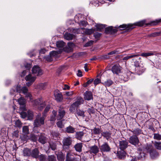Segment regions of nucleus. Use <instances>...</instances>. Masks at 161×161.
<instances>
[{
	"label": "nucleus",
	"instance_id": "27",
	"mask_svg": "<svg viewBox=\"0 0 161 161\" xmlns=\"http://www.w3.org/2000/svg\"><path fill=\"white\" fill-rule=\"evenodd\" d=\"M75 128L71 125L67 127L66 128L65 132L68 133H74L75 132Z\"/></svg>",
	"mask_w": 161,
	"mask_h": 161
},
{
	"label": "nucleus",
	"instance_id": "50",
	"mask_svg": "<svg viewBox=\"0 0 161 161\" xmlns=\"http://www.w3.org/2000/svg\"><path fill=\"white\" fill-rule=\"evenodd\" d=\"M42 102V98H41L34 101V105L36 106H39Z\"/></svg>",
	"mask_w": 161,
	"mask_h": 161
},
{
	"label": "nucleus",
	"instance_id": "28",
	"mask_svg": "<svg viewBox=\"0 0 161 161\" xmlns=\"http://www.w3.org/2000/svg\"><path fill=\"white\" fill-rule=\"evenodd\" d=\"M79 107L76 103L75 102L70 105L69 108V110L71 112L73 113L75 112V109H77V108Z\"/></svg>",
	"mask_w": 161,
	"mask_h": 161
},
{
	"label": "nucleus",
	"instance_id": "55",
	"mask_svg": "<svg viewBox=\"0 0 161 161\" xmlns=\"http://www.w3.org/2000/svg\"><path fill=\"white\" fill-rule=\"evenodd\" d=\"M22 131L25 134H28L29 133L28 127L27 126H24L22 128Z\"/></svg>",
	"mask_w": 161,
	"mask_h": 161
},
{
	"label": "nucleus",
	"instance_id": "11",
	"mask_svg": "<svg viewBox=\"0 0 161 161\" xmlns=\"http://www.w3.org/2000/svg\"><path fill=\"white\" fill-rule=\"evenodd\" d=\"M65 113L66 112L64 108L61 107H59L58 110V120L61 119L64 117Z\"/></svg>",
	"mask_w": 161,
	"mask_h": 161
},
{
	"label": "nucleus",
	"instance_id": "15",
	"mask_svg": "<svg viewBox=\"0 0 161 161\" xmlns=\"http://www.w3.org/2000/svg\"><path fill=\"white\" fill-rule=\"evenodd\" d=\"M112 133L110 130L102 132L101 133V136L108 140L111 138Z\"/></svg>",
	"mask_w": 161,
	"mask_h": 161
},
{
	"label": "nucleus",
	"instance_id": "49",
	"mask_svg": "<svg viewBox=\"0 0 161 161\" xmlns=\"http://www.w3.org/2000/svg\"><path fill=\"white\" fill-rule=\"evenodd\" d=\"M65 43L63 41H58L56 43V46L57 47L63 48L64 46Z\"/></svg>",
	"mask_w": 161,
	"mask_h": 161
},
{
	"label": "nucleus",
	"instance_id": "1",
	"mask_svg": "<svg viewBox=\"0 0 161 161\" xmlns=\"http://www.w3.org/2000/svg\"><path fill=\"white\" fill-rule=\"evenodd\" d=\"M146 22L145 20H142L136 22L133 24H128L127 25L125 24H123L119 26H117L116 27H118L120 29V30H125V31L126 32H129L132 30L136 26L139 27L143 26L145 24Z\"/></svg>",
	"mask_w": 161,
	"mask_h": 161
},
{
	"label": "nucleus",
	"instance_id": "10",
	"mask_svg": "<svg viewBox=\"0 0 161 161\" xmlns=\"http://www.w3.org/2000/svg\"><path fill=\"white\" fill-rule=\"evenodd\" d=\"M32 73L33 74H36L37 76H39L43 74L42 70L38 65L34 66L32 68Z\"/></svg>",
	"mask_w": 161,
	"mask_h": 161
},
{
	"label": "nucleus",
	"instance_id": "46",
	"mask_svg": "<svg viewBox=\"0 0 161 161\" xmlns=\"http://www.w3.org/2000/svg\"><path fill=\"white\" fill-rule=\"evenodd\" d=\"M102 131L101 130V129L94 127L92 130L93 133L94 135H99L101 134Z\"/></svg>",
	"mask_w": 161,
	"mask_h": 161
},
{
	"label": "nucleus",
	"instance_id": "13",
	"mask_svg": "<svg viewBox=\"0 0 161 161\" xmlns=\"http://www.w3.org/2000/svg\"><path fill=\"white\" fill-rule=\"evenodd\" d=\"M153 149V147L152 144H147L146 145L144 146L143 148L142 152L147 153H149Z\"/></svg>",
	"mask_w": 161,
	"mask_h": 161
},
{
	"label": "nucleus",
	"instance_id": "3",
	"mask_svg": "<svg viewBox=\"0 0 161 161\" xmlns=\"http://www.w3.org/2000/svg\"><path fill=\"white\" fill-rule=\"evenodd\" d=\"M99 147L100 151L103 154L104 153H109L111 150V148L107 142H104Z\"/></svg>",
	"mask_w": 161,
	"mask_h": 161
},
{
	"label": "nucleus",
	"instance_id": "41",
	"mask_svg": "<svg viewBox=\"0 0 161 161\" xmlns=\"http://www.w3.org/2000/svg\"><path fill=\"white\" fill-rule=\"evenodd\" d=\"M77 105L80 106L84 103V100L82 97H78L76 98V100L75 102Z\"/></svg>",
	"mask_w": 161,
	"mask_h": 161
},
{
	"label": "nucleus",
	"instance_id": "12",
	"mask_svg": "<svg viewBox=\"0 0 161 161\" xmlns=\"http://www.w3.org/2000/svg\"><path fill=\"white\" fill-rule=\"evenodd\" d=\"M39 154V150L37 148H36L31 150V157L33 158L37 159L38 158Z\"/></svg>",
	"mask_w": 161,
	"mask_h": 161
},
{
	"label": "nucleus",
	"instance_id": "21",
	"mask_svg": "<svg viewBox=\"0 0 161 161\" xmlns=\"http://www.w3.org/2000/svg\"><path fill=\"white\" fill-rule=\"evenodd\" d=\"M130 131L133 133L134 135H136L137 136L143 133L142 130L139 128H135L133 130H130Z\"/></svg>",
	"mask_w": 161,
	"mask_h": 161
},
{
	"label": "nucleus",
	"instance_id": "40",
	"mask_svg": "<svg viewBox=\"0 0 161 161\" xmlns=\"http://www.w3.org/2000/svg\"><path fill=\"white\" fill-rule=\"evenodd\" d=\"M77 105L80 106L84 103V100L82 97H78L76 98V100L75 102Z\"/></svg>",
	"mask_w": 161,
	"mask_h": 161
},
{
	"label": "nucleus",
	"instance_id": "2",
	"mask_svg": "<svg viewBox=\"0 0 161 161\" xmlns=\"http://www.w3.org/2000/svg\"><path fill=\"white\" fill-rule=\"evenodd\" d=\"M45 119V118L44 116H42L40 117H37L34 121L33 124L34 128L39 127L42 125H44Z\"/></svg>",
	"mask_w": 161,
	"mask_h": 161
},
{
	"label": "nucleus",
	"instance_id": "14",
	"mask_svg": "<svg viewBox=\"0 0 161 161\" xmlns=\"http://www.w3.org/2000/svg\"><path fill=\"white\" fill-rule=\"evenodd\" d=\"M84 98L85 100H90L93 99L92 92L90 91H86L84 93Z\"/></svg>",
	"mask_w": 161,
	"mask_h": 161
},
{
	"label": "nucleus",
	"instance_id": "60",
	"mask_svg": "<svg viewBox=\"0 0 161 161\" xmlns=\"http://www.w3.org/2000/svg\"><path fill=\"white\" fill-rule=\"evenodd\" d=\"M71 31L75 34H79L80 33V31L79 28L75 29L73 28Z\"/></svg>",
	"mask_w": 161,
	"mask_h": 161
},
{
	"label": "nucleus",
	"instance_id": "38",
	"mask_svg": "<svg viewBox=\"0 0 161 161\" xmlns=\"http://www.w3.org/2000/svg\"><path fill=\"white\" fill-rule=\"evenodd\" d=\"M47 156L46 154H39L37 159L39 161H47Z\"/></svg>",
	"mask_w": 161,
	"mask_h": 161
},
{
	"label": "nucleus",
	"instance_id": "7",
	"mask_svg": "<svg viewBox=\"0 0 161 161\" xmlns=\"http://www.w3.org/2000/svg\"><path fill=\"white\" fill-rule=\"evenodd\" d=\"M63 147L64 149H68L72 143V140L69 137L65 138L63 140Z\"/></svg>",
	"mask_w": 161,
	"mask_h": 161
},
{
	"label": "nucleus",
	"instance_id": "26",
	"mask_svg": "<svg viewBox=\"0 0 161 161\" xmlns=\"http://www.w3.org/2000/svg\"><path fill=\"white\" fill-rule=\"evenodd\" d=\"M83 147L81 143H77L74 146V148L76 152L80 153L82 151V148Z\"/></svg>",
	"mask_w": 161,
	"mask_h": 161
},
{
	"label": "nucleus",
	"instance_id": "25",
	"mask_svg": "<svg viewBox=\"0 0 161 161\" xmlns=\"http://www.w3.org/2000/svg\"><path fill=\"white\" fill-rule=\"evenodd\" d=\"M18 102L19 105L24 106L22 108L23 110H26V109L25 105L26 102L25 99L23 97H20L18 99Z\"/></svg>",
	"mask_w": 161,
	"mask_h": 161
},
{
	"label": "nucleus",
	"instance_id": "47",
	"mask_svg": "<svg viewBox=\"0 0 161 161\" xmlns=\"http://www.w3.org/2000/svg\"><path fill=\"white\" fill-rule=\"evenodd\" d=\"M47 159V161H57L56 157L54 155H48Z\"/></svg>",
	"mask_w": 161,
	"mask_h": 161
},
{
	"label": "nucleus",
	"instance_id": "33",
	"mask_svg": "<svg viewBox=\"0 0 161 161\" xmlns=\"http://www.w3.org/2000/svg\"><path fill=\"white\" fill-rule=\"evenodd\" d=\"M34 117V114L33 112L30 110H28L27 111V119L31 120L33 119Z\"/></svg>",
	"mask_w": 161,
	"mask_h": 161
},
{
	"label": "nucleus",
	"instance_id": "51",
	"mask_svg": "<svg viewBox=\"0 0 161 161\" xmlns=\"http://www.w3.org/2000/svg\"><path fill=\"white\" fill-rule=\"evenodd\" d=\"M102 36V34L98 32H95L94 33V36L96 41L99 40Z\"/></svg>",
	"mask_w": 161,
	"mask_h": 161
},
{
	"label": "nucleus",
	"instance_id": "36",
	"mask_svg": "<svg viewBox=\"0 0 161 161\" xmlns=\"http://www.w3.org/2000/svg\"><path fill=\"white\" fill-rule=\"evenodd\" d=\"M139 155L138 157V159L141 160L144 159L146 158V153L143 152L138 151Z\"/></svg>",
	"mask_w": 161,
	"mask_h": 161
},
{
	"label": "nucleus",
	"instance_id": "57",
	"mask_svg": "<svg viewBox=\"0 0 161 161\" xmlns=\"http://www.w3.org/2000/svg\"><path fill=\"white\" fill-rule=\"evenodd\" d=\"M111 26L105 27V33L107 34H110L111 32Z\"/></svg>",
	"mask_w": 161,
	"mask_h": 161
},
{
	"label": "nucleus",
	"instance_id": "22",
	"mask_svg": "<svg viewBox=\"0 0 161 161\" xmlns=\"http://www.w3.org/2000/svg\"><path fill=\"white\" fill-rule=\"evenodd\" d=\"M38 141L40 143L44 144L47 142V138L44 135L42 134L39 136Z\"/></svg>",
	"mask_w": 161,
	"mask_h": 161
},
{
	"label": "nucleus",
	"instance_id": "61",
	"mask_svg": "<svg viewBox=\"0 0 161 161\" xmlns=\"http://www.w3.org/2000/svg\"><path fill=\"white\" fill-rule=\"evenodd\" d=\"M21 117L23 119L27 118V112H21L20 113Z\"/></svg>",
	"mask_w": 161,
	"mask_h": 161
},
{
	"label": "nucleus",
	"instance_id": "52",
	"mask_svg": "<svg viewBox=\"0 0 161 161\" xmlns=\"http://www.w3.org/2000/svg\"><path fill=\"white\" fill-rule=\"evenodd\" d=\"M95 30L92 28L85 29V33L87 35H90L94 32Z\"/></svg>",
	"mask_w": 161,
	"mask_h": 161
},
{
	"label": "nucleus",
	"instance_id": "5",
	"mask_svg": "<svg viewBox=\"0 0 161 161\" xmlns=\"http://www.w3.org/2000/svg\"><path fill=\"white\" fill-rule=\"evenodd\" d=\"M129 142L131 144L136 146L139 143V140L136 135H132L129 138Z\"/></svg>",
	"mask_w": 161,
	"mask_h": 161
},
{
	"label": "nucleus",
	"instance_id": "16",
	"mask_svg": "<svg viewBox=\"0 0 161 161\" xmlns=\"http://www.w3.org/2000/svg\"><path fill=\"white\" fill-rule=\"evenodd\" d=\"M31 150L28 148H24L23 150V155L25 157H31Z\"/></svg>",
	"mask_w": 161,
	"mask_h": 161
},
{
	"label": "nucleus",
	"instance_id": "8",
	"mask_svg": "<svg viewBox=\"0 0 161 161\" xmlns=\"http://www.w3.org/2000/svg\"><path fill=\"white\" fill-rule=\"evenodd\" d=\"M119 148L120 150H125L128 147V142L125 139V140H122L121 139L119 141Z\"/></svg>",
	"mask_w": 161,
	"mask_h": 161
},
{
	"label": "nucleus",
	"instance_id": "35",
	"mask_svg": "<svg viewBox=\"0 0 161 161\" xmlns=\"http://www.w3.org/2000/svg\"><path fill=\"white\" fill-rule=\"evenodd\" d=\"M75 114L78 116H81L83 117H84L85 116L84 111L83 110L79 109H76Z\"/></svg>",
	"mask_w": 161,
	"mask_h": 161
},
{
	"label": "nucleus",
	"instance_id": "58",
	"mask_svg": "<svg viewBox=\"0 0 161 161\" xmlns=\"http://www.w3.org/2000/svg\"><path fill=\"white\" fill-rule=\"evenodd\" d=\"M87 112L90 115L92 114H94L95 113L94 108L92 107L91 108H88Z\"/></svg>",
	"mask_w": 161,
	"mask_h": 161
},
{
	"label": "nucleus",
	"instance_id": "18",
	"mask_svg": "<svg viewBox=\"0 0 161 161\" xmlns=\"http://www.w3.org/2000/svg\"><path fill=\"white\" fill-rule=\"evenodd\" d=\"M79 158L71 155L69 156L67 155L65 161H79Z\"/></svg>",
	"mask_w": 161,
	"mask_h": 161
},
{
	"label": "nucleus",
	"instance_id": "45",
	"mask_svg": "<svg viewBox=\"0 0 161 161\" xmlns=\"http://www.w3.org/2000/svg\"><path fill=\"white\" fill-rule=\"evenodd\" d=\"M137 56V55H135V53H132L129 56H127L124 57L122 60L125 62L128 59L136 57Z\"/></svg>",
	"mask_w": 161,
	"mask_h": 161
},
{
	"label": "nucleus",
	"instance_id": "37",
	"mask_svg": "<svg viewBox=\"0 0 161 161\" xmlns=\"http://www.w3.org/2000/svg\"><path fill=\"white\" fill-rule=\"evenodd\" d=\"M36 79V77L35 76H32L31 74H29L27 75L25 78V80L27 81H34Z\"/></svg>",
	"mask_w": 161,
	"mask_h": 161
},
{
	"label": "nucleus",
	"instance_id": "23",
	"mask_svg": "<svg viewBox=\"0 0 161 161\" xmlns=\"http://www.w3.org/2000/svg\"><path fill=\"white\" fill-rule=\"evenodd\" d=\"M84 135V133L83 131H77L76 132L75 137L77 139L81 141Z\"/></svg>",
	"mask_w": 161,
	"mask_h": 161
},
{
	"label": "nucleus",
	"instance_id": "48",
	"mask_svg": "<svg viewBox=\"0 0 161 161\" xmlns=\"http://www.w3.org/2000/svg\"><path fill=\"white\" fill-rule=\"evenodd\" d=\"M51 135L54 140L58 139L59 136V133L58 132L52 131L51 132Z\"/></svg>",
	"mask_w": 161,
	"mask_h": 161
},
{
	"label": "nucleus",
	"instance_id": "9",
	"mask_svg": "<svg viewBox=\"0 0 161 161\" xmlns=\"http://www.w3.org/2000/svg\"><path fill=\"white\" fill-rule=\"evenodd\" d=\"M54 95L55 99L57 102H62L63 100V96L61 93L58 90L54 91Z\"/></svg>",
	"mask_w": 161,
	"mask_h": 161
},
{
	"label": "nucleus",
	"instance_id": "29",
	"mask_svg": "<svg viewBox=\"0 0 161 161\" xmlns=\"http://www.w3.org/2000/svg\"><path fill=\"white\" fill-rule=\"evenodd\" d=\"M64 38L67 40H72L75 37V36L73 34L70 33H66L64 35Z\"/></svg>",
	"mask_w": 161,
	"mask_h": 161
},
{
	"label": "nucleus",
	"instance_id": "63",
	"mask_svg": "<svg viewBox=\"0 0 161 161\" xmlns=\"http://www.w3.org/2000/svg\"><path fill=\"white\" fill-rule=\"evenodd\" d=\"M44 59L48 62H51L53 60L52 57L49 54L45 57Z\"/></svg>",
	"mask_w": 161,
	"mask_h": 161
},
{
	"label": "nucleus",
	"instance_id": "43",
	"mask_svg": "<svg viewBox=\"0 0 161 161\" xmlns=\"http://www.w3.org/2000/svg\"><path fill=\"white\" fill-rule=\"evenodd\" d=\"M136 58V59H134L133 60H135L134 62V65L136 67V68L137 67L140 66V64L141 62V61L140 60L141 59V58L139 57Z\"/></svg>",
	"mask_w": 161,
	"mask_h": 161
},
{
	"label": "nucleus",
	"instance_id": "62",
	"mask_svg": "<svg viewBox=\"0 0 161 161\" xmlns=\"http://www.w3.org/2000/svg\"><path fill=\"white\" fill-rule=\"evenodd\" d=\"M15 125L16 127L20 128L22 126V123L19 119L16 120L15 122Z\"/></svg>",
	"mask_w": 161,
	"mask_h": 161
},
{
	"label": "nucleus",
	"instance_id": "30",
	"mask_svg": "<svg viewBox=\"0 0 161 161\" xmlns=\"http://www.w3.org/2000/svg\"><path fill=\"white\" fill-rule=\"evenodd\" d=\"M21 91L23 92L25 95L26 97H29L31 98V95L28 92V89L26 86H23L21 89Z\"/></svg>",
	"mask_w": 161,
	"mask_h": 161
},
{
	"label": "nucleus",
	"instance_id": "39",
	"mask_svg": "<svg viewBox=\"0 0 161 161\" xmlns=\"http://www.w3.org/2000/svg\"><path fill=\"white\" fill-rule=\"evenodd\" d=\"M113 83V81L110 79H108L106 81L102 83L106 87H109Z\"/></svg>",
	"mask_w": 161,
	"mask_h": 161
},
{
	"label": "nucleus",
	"instance_id": "34",
	"mask_svg": "<svg viewBox=\"0 0 161 161\" xmlns=\"http://www.w3.org/2000/svg\"><path fill=\"white\" fill-rule=\"evenodd\" d=\"M160 22H161V19L151 21L149 23L146 24V25H156Z\"/></svg>",
	"mask_w": 161,
	"mask_h": 161
},
{
	"label": "nucleus",
	"instance_id": "31",
	"mask_svg": "<svg viewBox=\"0 0 161 161\" xmlns=\"http://www.w3.org/2000/svg\"><path fill=\"white\" fill-rule=\"evenodd\" d=\"M106 25L102 24H97L95 27L96 28V30L99 31H101L104 28H105Z\"/></svg>",
	"mask_w": 161,
	"mask_h": 161
},
{
	"label": "nucleus",
	"instance_id": "17",
	"mask_svg": "<svg viewBox=\"0 0 161 161\" xmlns=\"http://www.w3.org/2000/svg\"><path fill=\"white\" fill-rule=\"evenodd\" d=\"M135 55H137V56L136 57H138L139 56H141L144 57H147L154 55V53L152 52H144L142 53H136Z\"/></svg>",
	"mask_w": 161,
	"mask_h": 161
},
{
	"label": "nucleus",
	"instance_id": "19",
	"mask_svg": "<svg viewBox=\"0 0 161 161\" xmlns=\"http://www.w3.org/2000/svg\"><path fill=\"white\" fill-rule=\"evenodd\" d=\"M151 158L153 159L156 158L158 156V153L156 150L153 149L149 153Z\"/></svg>",
	"mask_w": 161,
	"mask_h": 161
},
{
	"label": "nucleus",
	"instance_id": "24",
	"mask_svg": "<svg viewBox=\"0 0 161 161\" xmlns=\"http://www.w3.org/2000/svg\"><path fill=\"white\" fill-rule=\"evenodd\" d=\"M90 152L95 154H96L99 151V148L96 145L92 146L90 147Z\"/></svg>",
	"mask_w": 161,
	"mask_h": 161
},
{
	"label": "nucleus",
	"instance_id": "42",
	"mask_svg": "<svg viewBox=\"0 0 161 161\" xmlns=\"http://www.w3.org/2000/svg\"><path fill=\"white\" fill-rule=\"evenodd\" d=\"M121 151H118L117 153V156L119 157V158H122L125 156V153L124 150H121Z\"/></svg>",
	"mask_w": 161,
	"mask_h": 161
},
{
	"label": "nucleus",
	"instance_id": "32",
	"mask_svg": "<svg viewBox=\"0 0 161 161\" xmlns=\"http://www.w3.org/2000/svg\"><path fill=\"white\" fill-rule=\"evenodd\" d=\"M57 158L59 161H64L65 159L64 155L61 152H59L57 154Z\"/></svg>",
	"mask_w": 161,
	"mask_h": 161
},
{
	"label": "nucleus",
	"instance_id": "59",
	"mask_svg": "<svg viewBox=\"0 0 161 161\" xmlns=\"http://www.w3.org/2000/svg\"><path fill=\"white\" fill-rule=\"evenodd\" d=\"M153 138L155 139L160 140H161V135L158 133H154Z\"/></svg>",
	"mask_w": 161,
	"mask_h": 161
},
{
	"label": "nucleus",
	"instance_id": "20",
	"mask_svg": "<svg viewBox=\"0 0 161 161\" xmlns=\"http://www.w3.org/2000/svg\"><path fill=\"white\" fill-rule=\"evenodd\" d=\"M145 71V68L141 66H139L135 68V73L138 75L142 74Z\"/></svg>",
	"mask_w": 161,
	"mask_h": 161
},
{
	"label": "nucleus",
	"instance_id": "6",
	"mask_svg": "<svg viewBox=\"0 0 161 161\" xmlns=\"http://www.w3.org/2000/svg\"><path fill=\"white\" fill-rule=\"evenodd\" d=\"M122 68L119 64L114 65L111 68V71L114 74L118 75L121 73Z\"/></svg>",
	"mask_w": 161,
	"mask_h": 161
},
{
	"label": "nucleus",
	"instance_id": "53",
	"mask_svg": "<svg viewBox=\"0 0 161 161\" xmlns=\"http://www.w3.org/2000/svg\"><path fill=\"white\" fill-rule=\"evenodd\" d=\"M136 147L137 148V151H142V152L143 148H144V146H143L141 143L139 142V143L137 145V146Z\"/></svg>",
	"mask_w": 161,
	"mask_h": 161
},
{
	"label": "nucleus",
	"instance_id": "54",
	"mask_svg": "<svg viewBox=\"0 0 161 161\" xmlns=\"http://www.w3.org/2000/svg\"><path fill=\"white\" fill-rule=\"evenodd\" d=\"M93 80H94L93 79H91L90 80H89L87 81V82L83 84V86L85 87H86L88 85L91 84L93 82Z\"/></svg>",
	"mask_w": 161,
	"mask_h": 161
},
{
	"label": "nucleus",
	"instance_id": "4",
	"mask_svg": "<svg viewBox=\"0 0 161 161\" xmlns=\"http://www.w3.org/2000/svg\"><path fill=\"white\" fill-rule=\"evenodd\" d=\"M38 137L36 135L34 134H31L29 136H27V135H24L22 137V140L23 141H26L28 140H30L31 141L34 142H36L37 140Z\"/></svg>",
	"mask_w": 161,
	"mask_h": 161
},
{
	"label": "nucleus",
	"instance_id": "56",
	"mask_svg": "<svg viewBox=\"0 0 161 161\" xmlns=\"http://www.w3.org/2000/svg\"><path fill=\"white\" fill-rule=\"evenodd\" d=\"M156 148L159 150V148L161 146V142H155L154 143Z\"/></svg>",
	"mask_w": 161,
	"mask_h": 161
},
{
	"label": "nucleus",
	"instance_id": "64",
	"mask_svg": "<svg viewBox=\"0 0 161 161\" xmlns=\"http://www.w3.org/2000/svg\"><path fill=\"white\" fill-rule=\"evenodd\" d=\"M94 41L92 40H91L88 42H87L84 45L85 47H88L91 46L92 45Z\"/></svg>",
	"mask_w": 161,
	"mask_h": 161
},
{
	"label": "nucleus",
	"instance_id": "44",
	"mask_svg": "<svg viewBox=\"0 0 161 161\" xmlns=\"http://www.w3.org/2000/svg\"><path fill=\"white\" fill-rule=\"evenodd\" d=\"M49 147L53 151L55 150L57 148V144L56 142H53L52 141L50 142H49Z\"/></svg>",
	"mask_w": 161,
	"mask_h": 161
}]
</instances>
